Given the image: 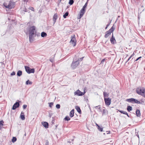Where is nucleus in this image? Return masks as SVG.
I'll use <instances>...</instances> for the list:
<instances>
[{"instance_id": "23", "label": "nucleus", "mask_w": 145, "mask_h": 145, "mask_svg": "<svg viewBox=\"0 0 145 145\" xmlns=\"http://www.w3.org/2000/svg\"><path fill=\"white\" fill-rule=\"evenodd\" d=\"M85 11H82V9H81V10L80 11V15L81 16H83L84 14L85 13Z\"/></svg>"}, {"instance_id": "46", "label": "nucleus", "mask_w": 145, "mask_h": 145, "mask_svg": "<svg viewBox=\"0 0 145 145\" xmlns=\"http://www.w3.org/2000/svg\"><path fill=\"white\" fill-rule=\"evenodd\" d=\"M29 9L31 10L32 11L34 10V8L32 7H31Z\"/></svg>"}, {"instance_id": "2", "label": "nucleus", "mask_w": 145, "mask_h": 145, "mask_svg": "<svg viewBox=\"0 0 145 145\" xmlns=\"http://www.w3.org/2000/svg\"><path fill=\"white\" fill-rule=\"evenodd\" d=\"M15 5V3L14 2L12 1H10L8 3H4L3 4V5L4 7L9 9H11L13 8H14V7Z\"/></svg>"}, {"instance_id": "54", "label": "nucleus", "mask_w": 145, "mask_h": 145, "mask_svg": "<svg viewBox=\"0 0 145 145\" xmlns=\"http://www.w3.org/2000/svg\"><path fill=\"white\" fill-rule=\"evenodd\" d=\"M61 0H60V2H61Z\"/></svg>"}, {"instance_id": "25", "label": "nucleus", "mask_w": 145, "mask_h": 145, "mask_svg": "<svg viewBox=\"0 0 145 145\" xmlns=\"http://www.w3.org/2000/svg\"><path fill=\"white\" fill-rule=\"evenodd\" d=\"M69 15V13L68 12H66L63 15V17L64 18H66Z\"/></svg>"}, {"instance_id": "20", "label": "nucleus", "mask_w": 145, "mask_h": 145, "mask_svg": "<svg viewBox=\"0 0 145 145\" xmlns=\"http://www.w3.org/2000/svg\"><path fill=\"white\" fill-rule=\"evenodd\" d=\"M88 4V2H86L84 5L83 7V8H82L81 9H82V11H85V8L86 7Z\"/></svg>"}, {"instance_id": "40", "label": "nucleus", "mask_w": 145, "mask_h": 145, "mask_svg": "<svg viewBox=\"0 0 145 145\" xmlns=\"http://www.w3.org/2000/svg\"><path fill=\"white\" fill-rule=\"evenodd\" d=\"M46 143L45 145H49V142L48 140H46Z\"/></svg>"}, {"instance_id": "52", "label": "nucleus", "mask_w": 145, "mask_h": 145, "mask_svg": "<svg viewBox=\"0 0 145 145\" xmlns=\"http://www.w3.org/2000/svg\"><path fill=\"white\" fill-rule=\"evenodd\" d=\"M1 64L2 65H3H3H4V63H3V62H1Z\"/></svg>"}, {"instance_id": "45", "label": "nucleus", "mask_w": 145, "mask_h": 145, "mask_svg": "<svg viewBox=\"0 0 145 145\" xmlns=\"http://www.w3.org/2000/svg\"><path fill=\"white\" fill-rule=\"evenodd\" d=\"M105 59H103L101 61V63H103V62L105 61Z\"/></svg>"}, {"instance_id": "16", "label": "nucleus", "mask_w": 145, "mask_h": 145, "mask_svg": "<svg viewBox=\"0 0 145 145\" xmlns=\"http://www.w3.org/2000/svg\"><path fill=\"white\" fill-rule=\"evenodd\" d=\"M136 115L137 117H140L141 115L140 110L138 109L136 111Z\"/></svg>"}, {"instance_id": "18", "label": "nucleus", "mask_w": 145, "mask_h": 145, "mask_svg": "<svg viewBox=\"0 0 145 145\" xmlns=\"http://www.w3.org/2000/svg\"><path fill=\"white\" fill-rule=\"evenodd\" d=\"M47 34L44 32H42L41 34V36L42 37H44L47 36Z\"/></svg>"}, {"instance_id": "4", "label": "nucleus", "mask_w": 145, "mask_h": 145, "mask_svg": "<svg viewBox=\"0 0 145 145\" xmlns=\"http://www.w3.org/2000/svg\"><path fill=\"white\" fill-rule=\"evenodd\" d=\"M114 29L113 27H112L108 31L106 32V34L105 35V37L107 38L110 35L111 33L113 31Z\"/></svg>"}, {"instance_id": "6", "label": "nucleus", "mask_w": 145, "mask_h": 145, "mask_svg": "<svg viewBox=\"0 0 145 145\" xmlns=\"http://www.w3.org/2000/svg\"><path fill=\"white\" fill-rule=\"evenodd\" d=\"M127 102H131L132 103H136L138 104H141L140 101L137 100L135 99L131 98V99H127Z\"/></svg>"}, {"instance_id": "29", "label": "nucleus", "mask_w": 145, "mask_h": 145, "mask_svg": "<svg viewBox=\"0 0 145 145\" xmlns=\"http://www.w3.org/2000/svg\"><path fill=\"white\" fill-rule=\"evenodd\" d=\"M17 139L16 137H13L12 139V142H14L16 141Z\"/></svg>"}, {"instance_id": "21", "label": "nucleus", "mask_w": 145, "mask_h": 145, "mask_svg": "<svg viewBox=\"0 0 145 145\" xmlns=\"http://www.w3.org/2000/svg\"><path fill=\"white\" fill-rule=\"evenodd\" d=\"M22 71L20 70H19L18 71L17 74L18 76H20L22 75Z\"/></svg>"}, {"instance_id": "37", "label": "nucleus", "mask_w": 145, "mask_h": 145, "mask_svg": "<svg viewBox=\"0 0 145 145\" xmlns=\"http://www.w3.org/2000/svg\"><path fill=\"white\" fill-rule=\"evenodd\" d=\"M54 57L53 56V58H52L50 59V61L51 62H53V61H54Z\"/></svg>"}, {"instance_id": "53", "label": "nucleus", "mask_w": 145, "mask_h": 145, "mask_svg": "<svg viewBox=\"0 0 145 145\" xmlns=\"http://www.w3.org/2000/svg\"><path fill=\"white\" fill-rule=\"evenodd\" d=\"M127 116H128V117H129V115H128V114H127Z\"/></svg>"}, {"instance_id": "5", "label": "nucleus", "mask_w": 145, "mask_h": 145, "mask_svg": "<svg viewBox=\"0 0 145 145\" xmlns=\"http://www.w3.org/2000/svg\"><path fill=\"white\" fill-rule=\"evenodd\" d=\"M80 60L78 59L75 62L73 61L71 65V67L73 69L76 68L79 64Z\"/></svg>"}, {"instance_id": "50", "label": "nucleus", "mask_w": 145, "mask_h": 145, "mask_svg": "<svg viewBox=\"0 0 145 145\" xmlns=\"http://www.w3.org/2000/svg\"><path fill=\"white\" fill-rule=\"evenodd\" d=\"M95 124L96 126L98 127H99V126L98 124H97V123H96Z\"/></svg>"}, {"instance_id": "38", "label": "nucleus", "mask_w": 145, "mask_h": 145, "mask_svg": "<svg viewBox=\"0 0 145 145\" xmlns=\"http://www.w3.org/2000/svg\"><path fill=\"white\" fill-rule=\"evenodd\" d=\"M4 123V121L3 120L1 121H0V125H3V123Z\"/></svg>"}, {"instance_id": "9", "label": "nucleus", "mask_w": 145, "mask_h": 145, "mask_svg": "<svg viewBox=\"0 0 145 145\" xmlns=\"http://www.w3.org/2000/svg\"><path fill=\"white\" fill-rule=\"evenodd\" d=\"M85 92H82L80 91L79 90H77L75 92L74 94L75 95L78 96H82L84 95Z\"/></svg>"}, {"instance_id": "43", "label": "nucleus", "mask_w": 145, "mask_h": 145, "mask_svg": "<svg viewBox=\"0 0 145 145\" xmlns=\"http://www.w3.org/2000/svg\"><path fill=\"white\" fill-rule=\"evenodd\" d=\"M83 58H84V57H82L81 58H80L79 59H79L80 60V61H81L83 60Z\"/></svg>"}, {"instance_id": "33", "label": "nucleus", "mask_w": 145, "mask_h": 145, "mask_svg": "<svg viewBox=\"0 0 145 145\" xmlns=\"http://www.w3.org/2000/svg\"><path fill=\"white\" fill-rule=\"evenodd\" d=\"M53 103H49V106L50 107H52V106L53 105Z\"/></svg>"}, {"instance_id": "39", "label": "nucleus", "mask_w": 145, "mask_h": 145, "mask_svg": "<svg viewBox=\"0 0 145 145\" xmlns=\"http://www.w3.org/2000/svg\"><path fill=\"white\" fill-rule=\"evenodd\" d=\"M27 107V105H24L23 106V108L24 109H25Z\"/></svg>"}, {"instance_id": "44", "label": "nucleus", "mask_w": 145, "mask_h": 145, "mask_svg": "<svg viewBox=\"0 0 145 145\" xmlns=\"http://www.w3.org/2000/svg\"><path fill=\"white\" fill-rule=\"evenodd\" d=\"M25 12H27V9L26 8L24 9L23 10Z\"/></svg>"}, {"instance_id": "48", "label": "nucleus", "mask_w": 145, "mask_h": 145, "mask_svg": "<svg viewBox=\"0 0 145 145\" xmlns=\"http://www.w3.org/2000/svg\"><path fill=\"white\" fill-rule=\"evenodd\" d=\"M142 57H138V58H137L136 59V61H137V60H138V59H140V58H141Z\"/></svg>"}, {"instance_id": "32", "label": "nucleus", "mask_w": 145, "mask_h": 145, "mask_svg": "<svg viewBox=\"0 0 145 145\" xmlns=\"http://www.w3.org/2000/svg\"><path fill=\"white\" fill-rule=\"evenodd\" d=\"M98 129L100 131L102 132L103 131V128L102 127H101L100 126L99 127H98Z\"/></svg>"}, {"instance_id": "42", "label": "nucleus", "mask_w": 145, "mask_h": 145, "mask_svg": "<svg viewBox=\"0 0 145 145\" xmlns=\"http://www.w3.org/2000/svg\"><path fill=\"white\" fill-rule=\"evenodd\" d=\"M133 54L132 55H131L129 57V58H128V59H127V61L130 60V59H131V58L133 56Z\"/></svg>"}, {"instance_id": "55", "label": "nucleus", "mask_w": 145, "mask_h": 145, "mask_svg": "<svg viewBox=\"0 0 145 145\" xmlns=\"http://www.w3.org/2000/svg\"><path fill=\"white\" fill-rule=\"evenodd\" d=\"M137 136L139 138V135H137Z\"/></svg>"}, {"instance_id": "47", "label": "nucleus", "mask_w": 145, "mask_h": 145, "mask_svg": "<svg viewBox=\"0 0 145 145\" xmlns=\"http://www.w3.org/2000/svg\"><path fill=\"white\" fill-rule=\"evenodd\" d=\"M82 16H81L80 15V14L79 16H78V19H79L81 18L82 17Z\"/></svg>"}, {"instance_id": "56", "label": "nucleus", "mask_w": 145, "mask_h": 145, "mask_svg": "<svg viewBox=\"0 0 145 145\" xmlns=\"http://www.w3.org/2000/svg\"><path fill=\"white\" fill-rule=\"evenodd\" d=\"M118 17L119 18L120 17V16H119Z\"/></svg>"}, {"instance_id": "13", "label": "nucleus", "mask_w": 145, "mask_h": 145, "mask_svg": "<svg viewBox=\"0 0 145 145\" xmlns=\"http://www.w3.org/2000/svg\"><path fill=\"white\" fill-rule=\"evenodd\" d=\"M57 18V14H55L53 18V21L54 22V24L56 22V20Z\"/></svg>"}, {"instance_id": "51", "label": "nucleus", "mask_w": 145, "mask_h": 145, "mask_svg": "<svg viewBox=\"0 0 145 145\" xmlns=\"http://www.w3.org/2000/svg\"><path fill=\"white\" fill-rule=\"evenodd\" d=\"M110 131H107V132H108V133H107V134H108V133H110Z\"/></svg>"}, {"instance_id": "26", "label": "nucleus", "mask_w": 145, "mask_h": 145, "mask_svg": "<svg viewBox=\"0 0 145 145\" xmlns=\"http://www.w3.org/2000/svg\"><path fill=\"white\" fill-rule=\"evenodd\" d=\"M32 82L30 81H29V80H27L26 82V84L27 85H28V84L31 85L32 84Z\"/></svg>"}, {"instance_id": "27", "label": "nucleus", "mask_w": 145, "mask_h": 145, "mask_svg": "<svg viewBox=\"0 0 145 145\" xmlns=\"http://www.w3.org/2000/svg\"><path fill=\"white\" fill-rule=\"evenodd\" d=\"M132 110V107L130 106H127V111L130 112Z\"/></svg>"}, {"instance_id": "36", "label": "nucleus", "mask_w": 145, "mask_h": 145, "mask_svg": "<svg viewBox=\"0 0 145 145\" xmlns=\"http://www.w3.org/2000/svg\"><path fill=\"white\" fill-rule=\"evenodd\" d=\"M102 112H103L102 114H103V115L106 112V111H105V109H103Z\"/></svg>"}, {"instance_id": "30", "label": "nucleus", "mask_w": 145, "mask_h": 145, "mask_svg": "<svg viewBox=\"0 0 145 145\" xmlns=\"http://www.w3.org/2000/svg\"><path fill=\"white\" fill-rule=\"evenodd\" d=\"M74 0H69V5H71L72 4H73L74 3Z\"/></svg>"}, {"instance_id": "19", "label": "nucleus", "mask_w": 145, "mask_h": 145, "mask_svg": "<svg viewBox=\"0 0 145 145\" xmlns=\"http://www.w3.org/2000/svg\"><path fill=\"white\" fill-rule=\"evenodd\" d=\"M24 113H23L22 112L21 114L20 115V118H21L22 120H24L25 119V116L24 114Z\"/></svg>"}, {"instance_id": "15", "label": "nucleus", "mask_w": 145, "mask_h": 145, "mask_svg": "<svg viewBox=\"0 0 145 145\" xmlns=\"http://www.w3.org/2000/svg\"><path fill=\"white\" fill-rule=\"evenodd\" d=\"M74 109L72 110L70 113V116L71 117H72L74 116Z\"/></svg>"}, {"instance_id": "31", "label": "nucleus", "mask_w": 145, "mask_h": 145, "mask_svg": "<svg viewBox=\"0 0 145 145\" xmlns=\"http://www.w3.org/2000/svg\"><path fill=\"white\" fill-rule=\"evenodd\" d=\"M119 112L121 113L127 115V112L122 110L119 111Z\"/></svg>"}, {"instance_id": "1", "label": "nucleus", "mask_w": 145, "mask_h": 145, "mask_svg": "<svg viewBox=\"0 0 145 145\" xmlns=\"http://www.w3.org/2000/svg\"><path fill=\"white\" fill-rule=\"evenodd\" d=\"M35 27L33 26L31 27L29 29V38L30 42H31L34 40L35 37Z\"/></svg>"}, {"instance_id": "24", "label": "nucleus", "mask_w": 145, "mask_h": 145, "mask_svg": "<svg viewBox=\"0 0 145 145\" xmlns=\"http://www.w3.org/2000/svg\"><path fill=\"white\" fill-rule=\"evenodd\" d=\"M35 72V69L33 68L30 69V70L29 72V73L30 74L31 73H34Z\"/></svg>"}, {"instance_id": "17", "label": "nucleus", "mask_w": 145, "mask_h": 145, "mask_svg": "<svg viewBox=\"0 0 145 145\" xmlns=\"http://www.w3.org/2000/svg\"><path fill=\"white\" fill-rule=\"evenodd\" d=\"M25 70L26 72L28 73H29V72L30 70V68L28 66H25Z\"/></svg>"}, {"instance_id": "49", "label": "nucleus", "mask_w": 145, "mask_h": 145, "mask_svg": "<svg viewBox=\"0 0 145 145\" xmlns=\"http://www.w3.org/2000/svg\"><path fill=\"white\" fill-rule=\"evenodd\" d=\"M109 25V24H108L106 26V27L105 28V29H106L108 27V26Z\"/></svg>"}, {"instance_id": "8", "label": "nucleus", "mask_w": 145, "mask_h": 145, "mask_svg": "<svg viewBox=\"0 0 145 145\" xmlns=\"http://www.w3.org/2000/svg\"><path fill=\"white\" fill-rule=\"evenodd\" d=\"M104 101L106 105V106H109L110 105L111 103V99L109 98H104Z\"/></svg>"}, {"instance_id": "11", "label": "nucleus", "mask_w": 145, "mask_h": 145, "mask_svg": "<svg viewBox=\"0 0 145 145\" xmlns=\"http://www.w3.org/2000/svg\"><path fill=\"white\" fill-rule=\"evenodd\" d=\"M110 41L111 43L112 44H114L116 43V41L114 37L113 36V34L112 37L110 38Z\"/></svg>"}, {"instance_id": "3", "label": "nucleus", "mask_w": 145, "mask_h": 145, "mask_svg": "<svg viewBox=\"0 0 145 145\" xmlns=\"http://www.w3.org/2000/svg\"><path fill=\"white\" fill-rule=\"evenodd\" d=\"M136 92L138 94L143 96L145 98V89L137 88Z\"/></svg>"}, {"instance_id": "28", "label": "nucleus", "mask_w": 145, "mask_h": 145, "mask_svg": "<svg viewBox=\"0 0 145 145\" xmlns=\"http://www.w3.org/2000/svg\"><path fill=\"white\" fill-rule=\"evenodd\" d=\"M65 120L68 121L70 120V118L69 116H66L64 119Z\"/></svg>"}, {"instance_id": "34", "label": "nucleus", "mask_w": 145, "mask_h": 145, "mask_svg": "<svg viewBox=\"0 0 145 145\" xmlns=\"http://www.w3.org/2000/svg\"><path fill=\"white\" fill-rule=\"evenodd\" d=\"M103 95L104 98H105V97H106L107 95V93L106 92H103Z\"/></svg>"}, {"instance_id": "35", "label": "nucleus", "mask_w": 145, "mask_h": 145, "mask_svg": "<svg viewBox=\"0 0 145 145\" xmlns=\"http://www.w3.org/2000/svg\"><path fill=\"white\" fill-rule=\"evenodd\" d=\"M56 107L57 108L59 109L60 108V105L59 104H57L56 106Z\"/></svg>"}, {"instance_id": "22", "label": "nucleus", "mask_w": 145, "mask_h": 145, "mask_svg": "<svg viewBox=\"0 0 145 145\" xmlns=\"http://www.w3.org/2000/svg\"><path fill=\"white\" fill-rule=\"evenodd\" d=\"M95 108H97L98 109V110L99 112H101L102 110L101 108L99 106H96Z\"/></svg>"}, {"instance_id": "7", "label": "nucleus", "mask_w": 145, "mask_h": 145, "mask_svg": "<svg viewBox=\"0 0 145 145\" xmlns=\"http://www.w3.org/2000/svg\"><path fill=\"white\" fill-rule=\"evenodd\" d=\"M76 40L75 36L74 35L71 36V39L70 41V43L72 44L73 46H75L76 44Z\"/></svg>"}, {"instance_id": "14", "label": "nucleus", "mask_w": 145, "mask_h": 145, "mask_svg": "<svg viewBox=\"0 0 145 145\" xmlns=\"http://www.w3.org/2000/svg\"><path fill=\"white\" fill-rule=\"evenodd\" d=\"M75 108L77 112L81 114V111L80 107L78 106H75Z\"/></svg>"}, {"instance_id": "12", "label": "nucleus", "mask_w": 145, "mask_h": 145, "mask_svg": "<svg viewBox=\"0 0 145 145\" xmlns=\"http://www.w3.org/2000/svg\"><path fill=\"white\" fill-rule=\"evenodd\" d=\"M43 125L46 128H48V124L46 122H44L43 123H42Z\"/></svg>"}, {"instance_id": "41", "label": "nucleus", "mask_w": 145, "mask_h": 145, "mask_svg": "<svg viewBox=\"0 0 145 145\" xmlns=\"http://www.w3.org/2000/svg\"><path fill=\"white\" fill-rule=\"evenodd\" d=\"M15 73L14 72H13L12 73H11V76H13L15 75Z\"/></svg>"}, {"instance_id": "10", "label": "nucleus", "mask_w": 145, "mask_h": 145, "mask_svg": "<svg viewBox=\"0 0 145 145\" xmlns=\"http://www.w3.org/2000/svg\"><path fill=\"white\" fill-rule=\"evenodd\" d=\"M19 102H16L15 103L14 105H13L12 107V109L13 110H15L16 108H18L20 106Z\"/></svg>"}]
</instances>
